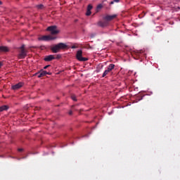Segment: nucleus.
Listing matches in <instances>:
<instances>
[{
	"label": "nucleus",
	"mask_w": 180,
	"mask_h": 180,
	"mask_svg": "<svg viewBox=\"0 0 180 180\" xmlns=\"http://www.w3.org/2000/svg\"><path fill=\"white\" fill-rule=\"evenodd\" d=\"M0 67H2V63H0Z\"/></svg>",
	"instance_id": "25"
},
{
	"label": "nucleus",
	"mask_w": 180,
	"mask_h": 180,
	"mask_svg": "<svg viewBox=\"0 0 180 180\" xmlns=\"http://www.w3.org/2000/svg\"><path fill=\"white\" fill-rule=\"evenodd\" d=\"M117 15L116 14L112 15H106L105 17V20H113Z\"/></svg>",
	"instance_id": "9"
},
{
	"label": "nucleus",
	"mask_w": 180,
	"mask_h": 180,
	"mask_svg": "<svg viewBox=\"0 0 180 180\" xmlns=\"http://www.w3.org/2000/svg\"><path fill=\"white\" fill-rule=\"evenodd\" d=\"M0 5H2V1H0Z\"/></svg>",
	"instance_id": "26"
},
{
	"label": "nucleus",
	"mask_w": 180,
	"mask_h": 180,
	"mask_svg": "<svg viewBox=\"0 0 180 180\" xmlns=\"http://www.w3.org/2000/svg\"><path fill=\"white\" fill-rule=\"evenodd\" d=\"M114 68H115V65L110 64L108 67V69L104 71V72L103 74V77H106V75H108V74H109V72H110V71H112V70H113Z\"/></svg>",
	"instance_id": "6"
},
{
	"label": "nucleus",
	"mask_w": 180,
	"mask_h": 180,
	"mask_svg": "<svg viewBox=\"0 0 180 180\" xmlns=\"http://www.w3.org/2000/svg\"><path fill=\"white\" fill-rule=\"evenodd\" d=\"M86 16L91 15V11L87 10V11H86Z\"/></svg>",
	"instance_id": "16"
},
{
	"label": "nucleus",
	"mask_w": 180,
	"mask_h": 180,
	"mask_svg": "<svg viewBox=\"0 0 180 180\" xmlns=\"http://www.w3.org/2000/svg\"><path fill=\"white\" fill-rule=\"evenodd\" d=\"M72 108H74V105H72Z\"/></svg>",
	"instance_id": "28"
},
{
	"label": "nucleus",
	"mask_w": 180,
	"mask_h": 180,
	"mask_svg": "<svg viewBox=\"0 0 180 180\" xmlns=\"http://www.w3.org/2000/svg\"><path fill=\"white\" fill-rule=\"evenodd\" d=\"M8 109H9V106L8 105L0 106V112H4V110H8Z\"/></svg>",
	"instance_id": "13"
},
{
	"label": "nucleus",
	"mask_w": 180,
	"mask_h": 180,
	"mask_svg": "<svg viewBox=\"0 0 180 180\" xmlns=\"http://www.w3.org/2000/svg\"><path fill=\"white\" fill-rule=\"evenodd\" d=\"M101 8H102V4H100V5H98V6H97V8H98V9H101Z\"/></svg>",
	"instance_id": "19"
},
{
	"label": "nucleus",
	"mask_w": 180,
	"mask_h": 180,
	"mask_svg": "<svg viewBox=\"0 0 180 180\" xmlns=\"http://www.w3.org/2000/svg\"><path fill=\"white\" fill-rule=\"evenodd\" d=\"M49 67H50V65H46L45 67H44V70H47Z\"/></svg>",
	"instance_id": "18"
},
{
	"label": "nucleus",
	"mask_w": 180,
	"mask_h": 180,
	"mask_svg": "<svg viewBox=\"0 0 180 180\" xmlns=\"http://www.w3.org/2000/svg\"><path fill=\"white\" fill-rule=\"evenodd\" d=\"M114 2H119V0H114Z\"/></svg>",
	"instance_id": "23"
},
{
	"label": "nucleus",
	"mask_w": 180,
	"mask_h": 180,
	"mask_svg": "<svg viewBox=\"0 0 180 180\" xmlns=\"http://www.w3.org/2000/svg\"><path fill=\"white\" fill-rule=\"evenodd\" d=\"M22 86H23V83L20 82V83H18V84L12 85L11 89H13V91H16V90H18V89H21Z\"/></svg>",
	"instance_id": "7"
},
{
	"label": "nucleus",
	"mask_w": 180,
	"mask_h": 180,
	"mask_svg": "<svg viewBox=\"0 0 180 180\" xmlns=\"http://www.w3.org/2000/svg\"><path fill=\"white\" fill-rule=\"evenodd\" d=\"M27 56V51L25 49V46L20 47V51L18 54V58L23 59Z\"/></svg>",
	"instance_id": "2"
},
{
	"label": "nucleus",
	"mask_w": 180,
	"mask_h": 180,
	"mask_svg": "<svg viewBox=\"0 0 180 180\" xmlns=\"http://www.w3.org/2000/svg\"><path fill=\"white\" fill-rule=\"evenodd\" d=\"M71 99L74 101L75 102H77V96L75 94H72L71 95Z\"/></svg>",
	"instance_id": "14"
},
{
	"label": "nucleus",
	"mask_w": 180,
	"mask_h": 180,
	"mask_svg": "<svg viewBox=\"0 0 180 180\" xmlns=\"http://www.w3.org/2000/svg\"><path fill=\"white\" fill-rule=\"evenodd\" d=\"M54 39H56V37H53L52 35H44L38 38V40H42L43 41H49Z\"/></svg>",
	"instance_id": "3"
},
{
	"label": "nucleus",
	"mask_w": 180,
	"mask_h": 180,
	"mask_svg": "<svg viewBox=\"0 0 180 180\" xmlns=\"http://www.w3.org/2000/svg\"><path fill=\"white\" fill-rule=\"evenodd\" d=\"M67 47V45L64 43H59L51 47L53 53H58L60 50H64Z\"/></svg>",
	"instance_id": "1"
},
{
	"label": "nucleus",
	"mask_w": 180,
	"mask_h": 180,
	"mask_svg": "<svg viewBox=\"0 0 180 180\" xmlns=\"http://www.w3.org/2000/svg\"><path fill=\"white\" fill-rule=\"evenodd\" d=\"M41 75L44 77V75H51V72H47L46 70H41Z\"/></svg>",
	"instance_id": "12"
},
{
	"label": "nucleus",
	"mask_w": 180,
	"mask_h": 180,
	"mask_svg": "<svg viewBox=\"0 0 180 180\" xmlns=\"http://www.w3.org/2000/svg\"><path fill=\"white\" fill-rule=\"evenodd\" d=\"M37 8H38V9H41V8H43V5H38L37 6Z\"/></svg>",
	"instance_id": "17"
},
{
	"label": "nucleus",
	"mask_w": 180,
	"mask_h": 180,
	"mask_svg": "<svg viewBox=\"0 0 180 180\" xmlns=\"http://www.w3.org/2000/svg\"><path fill=\"white\" fill-rule=\"evenodd\" d=\"M69 115H72V110H70V111H69Z\"/></svg>",
	"instance_id": "21"
},
{
	"label": "nucleus",
	"mask_w": 180,
	"mask_h": 180,
	"mask_svg": "<svg viewBox=\"0 0 180 180\" xmlns=\"http://www.w3.org/2000/svg\"><path fill=\"white\" fill-rule=\"evenodd\" d=\"M46 30L48 32H51V34H58V33H60V31L57 30V26H51L49 27Z\"/></svg>",
	"instance_id": "5"
},
{
	"label": "nucleus",
	"mask_w": 180,
	"mask_h": 180,
	"mask_svg": "<svg viewBox=\"0 0 180 180\" xmlns=\"http://www.w3.org/2000/svg\"><path fill=\"white\" fill-rule=\"evenodd\" d=\"M114 1H111V4H113Z\"/></svg>",
	"instance_id": "27"
},
{
	"label": "nucleus",
	"mask_w": 180,
	"mask_h": 180,
	"mask_svg": "<svg viewBox=\"0 0 180 180\" xmlns=\"http://www.w3.org/2000/svg\"><path fill=\"white\" fill-rule=\"evenodd\" d=\"M92 9V5L89 4L87 7V11H91Z\"/></svg>",
	"instance_id": "15"
},
{
	"label": "nucleus",
	"mask_w": 180,
	"mask_h": 180,
	"mask_svg": "<svg viewBox=\"0 0 180 180\" xmlns=\"http://www.w3.org/2000/svg\"><path fill=\"white\" fill-rule=\"evenodd\" d=\"M9 51L8 46H0V53H7Z\"/></svg>",
	"instance_id": "10"
},
{
	"label": "nucleus",
	"mask_w": 180,
	"mask_h": 180,
	"mask_svg": "<svg viewBox=\"0 0 180 180\" xmlns=\"http://www.w3.org/2000/svg\"><path fill=\"white\" fill-rule=\"evenodd\" d=\"M108 25V22H102L100 21L98 22V25L100 26L101 27H105Z\"/></svg>",
	"instance_id": "11"
},
{
	"label": "nucleus",
	"mask_w": 180,
	"mask_h": 180,
	"mask_svg": "<svg viewBox=\"0 0 180 180\" xmlns=\"http://www.w3.org/2000/svg\"><path fill=\"white\" fill-rule=\"evenodd\" d=\"M18 151H23L22 148H18Z\"/></svg>",
	"instance_id": "22"
},
{
	"label": "nucleus",
	"mask_w": 180,
	"mask_h": 180,
	"mask_svg": "<svg viewBox=\"0 0 180 180\" xmlns=\"http://www.w3.org/2000/svg\"><path fill=\"white\" fill-rule=\"evenodd\" d=\"M41 77H43V75H41V72H39V75H38V78H41Z\"/></svg>",
	"instance_id": "20"
},
{
	"label": "nucleus",
	"mask_w": 180,
	"mask_h": 180,
	"mask_svg": "<svg viewBox=\"0 0 180 180\" xmlns=\"http://www.w3.org/2000/svg\"><path fill=\"white\" fill-rule=\"evenodd\" d=\"M76 58L78 61H88V58L82 57V51H77Z\"/></svg>",
	"instance_id": "4"
},
{
	"label": "nucleus",
	"mask_w": 180,
	"mask_h": 180,
	"mask_svg": "<svg viewBox=\"0 0 180 180\" xmlns=\"http://www.w3.org/2000/svg\"><path fill=\"white\" fill-rule=\"evenodd\" d=\"M55 59H56V57H54L53 55H49L44 58V61H51Z\"/></svg>",
	"instance_id": "8"
},
{
	"label": "nucleus",
	"mask_w": 180,
	"mask_h": 180,
	"mask_svg": "<svg viewBox=\"0 0 180 180\" xmlns=\"http://www.w3.org/2000/svg\"><path fill=\"white\" fill-rule=\"evenodd\" d=\"M72 49H75V46H72Z\"/></svg>",
	"instance_id": "24"
}]
</instances>
